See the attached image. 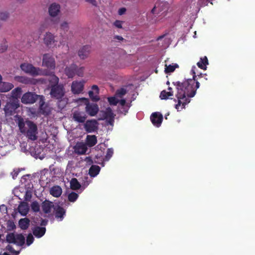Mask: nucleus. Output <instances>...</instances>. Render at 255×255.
Wrapping results in <instances>:
<instances>
[{
    "label": "nucleus",
    "mask_w": 255,
    "mask_h": 255,
    "mask_svg": "<svg viewBox=\"0 0 255 255\" xmlns=\"http://www.w3.org/2000/svg\"><path fill=\"white\" fill-rule=\"evenodd\" d=\"M195 66H193L191 72L193 74V79L185 80L182 83H177V93L176 97L178 103L175 105V108L180 111L185 108L186 105L190 102V98H193L196 94L197 89L200 86V83L196 81L195 69Z\"/></svg>",
    "instance_id": "nucleus-1"
},
{
    "label": "nucleus",
    "mask_w": 255,
    "mask_h": 255,
    "mask_svg": "<svg viewBox=\"0 0 255 255\" xmlns=\"http://www.w3.org/2000/svg\"><path fill=\"white\" fill-rule=\"evenodd\" d=\"M17 124L21 132L25 133L29 139L35 140L37 139V128L36 125L29 120L24 121L22 118L18 117Z\"/></svg>",
    "instance_id": "nucleus-2"
},
{
    "label": "nucleus",
    "mask_w": 255,
    "mask_h": 255,
    "mask_svg": "<svg viewBox=\"0 0 255 255\" xmlns=\"http://www.w3.org/2000/svg\"><path fill=\"white\" fill-rule=\"evenodd\" d=\"M64 93L65 92L62 86L58 85L51 88L50 95L52 97L57 100L61 99L58 104V106L61 108H63L67 103V100L66 99L63 98L64 97Z\"/></svg>",
    "instance_id": "nucleus-3"
},
{
    "label": "nucleus",
    "mask_w": 255,
    "mask_h": 255,
    "mask_svg": "<svg viewBox=\"0 0 255 255\" xmlns=\"http://www.w3.org/2000/svg\"><path fill=\"white\" fill-rule=\"evenodd\" d=\"M21 70L25 73L33 76L47 75L48 72L42 70L39 68H35L31 64L23 63L20 65Z\"/></svg>",
    "instance_id": "nucleus-4"
},
{
    "label": "nucleus",
    "mask_w": 255,
    "mask_h": 255,
    "mask_svg": "<svg viewBox=\"0 0 255 255\" xmlns=\"http://www.w3.org/2000/svg\"><path fill=\"white\" fill-rule=\"evenodd\" d=\"M77 102H83L85 105V111L90 116L94 117L97 115L99 111V107L96 104L90 103L88 99L83 98L77 100Z\"/></svg>",
    "instance_id": "nucleus-5"
},
{
    "label": "nucleus",
    "mask_w": 255,
    "mask_h": 255,
    "mask_svg": "<svg viewBox=\"0 0 255 255\" xmlns=\"http://www.w3.org/2000/svg\"><path fill=\"white\" fill-rule=\"evenodd\" d=\"M99 120H106L109 124L113 126L116 115L110 107L102 110L99 113Z\"/></svg>",
    "instance_id": "nucleus-6"
},
{
    "label": "nucleus",
    "mask_w": 255,
    "mask_h": 255,
    "mask_svg": "<svg viewBox=\"0 0 255 255\" xmlns=\"http://www.w3.org/2000/svg\"><path fill=\"white\" fill-rule=\"evenodd\" d=\"M39 99L40 100L41 106L44 104L43 96H39L32 92H27L23 94L21 98V102L25 104H31L35 102V101Z\"/></svg>",
    "instance_id": "nucleus-7"
},
{
    "label": "nucleus",
    "mask_w": 255,
    "mask_h": 255,
    "mask_svg": "<svg viewBox=\"0 0 255 255\" xmlns=\"http://www.w3.org/2000/svg\"><path fill=\"white\" fill-rule=\"evenodd\" d=\"M108 100L110 104L111 105H116L118 103H119L120 106L121 107L119 108V111L121 113L126 115L128 112L129 107L126 105L125 100H120L116 96V95L114 97L108 98Z\"/></svg>",
    "instance_id": "nucleus-8"
},
{
    "label": "nucleus",
    "mask_w": 255,
    "mask_h": 255,
    "mask_svg": "<svg viewBox=\"0 0 255 255\" xmlns=\"http://www.w3.org/2000/svg\"><path fill=\"white\" fill-rule=\"evenodd\" d=\"M6 241L21 246L24 243L25 238L21 234L9 233L6 236Z\"/></svg>",
    "instance_id": "nucleus-9"
},
{
    "label": "nucleus",
    "mask_w": 255,
    "mask_h": 255,
    "mask_svg": "<svg viewBox=\"0 0 255 255\" xmlns=\"http://www.w3.org/2000/svg\"><path fill=\"white\" fill-rule=\"evenodd\" d=\"M42 65L47 68L54 69L55 67V63L53 57L48 54L43 55Z\"/></svg>",
    "instance_id": "nucleus-10"
},
{
    "label": "nucleus",
    "mask_w": 255,
    "mask_h": 255,
    "mask_svg": "<svg viewBox=\"0 0 255 255\" xmlns=\"http://www.w3.org/2000/svg\"><path fill=\"white\" fill-rule=\"evenodd\" d=\"M22 93V90L21 88L20 87H17L13 89L11 93L10 97H9L10 95L9 94L6 95H1V98L2 100H4L5 98L9 99V100H11L13 101H18V99L20 97L21 94Z\"/></svg>",
    "instance_id": "nucleus-11"
},
{
    "label": "nucleus",
    "mask_w": 255,
    "mask_h": 255,
    "mask_svg": "<svg viewBox=\"0 0 255 255\" xmlns=\"http://www.w3.org/2000/svg\"><path fill=\"white\" fill-rule=\"evenodd\" d=\"M6 105L4 108V112L6 115H11L14 112V111L19 107V103L18 101H13L9 100Z\"/></svg>",
    "instance_id": "nucleus-12"
},
{
    "label": "nucleus",
    "mask_w": 255,
    "mask_h": 255,
    "mask_svg": "<svg viewBox=\"0 0 255 255\" xmlns=\"http://www.w3.org/2000/svg\"><path fill=\"white\" fill-rule=\"evenodd\" d=\"M84 126L86 131L92 132L98 128V123L95 120H88L86 122Z\"/></svg>",
    "instance_id": "nucleus-13"
},
{
    "label": "nucleus",
    "mask_w": 255,
    "mask_h": 255,
    "mask_svg": "<svg viewBox=\"0 0 255 255\" xmlns=\"http://www.w3.org/2000/svg\"><path fill=\"white\" fill-rule=\"evenodd\" d=\"M72 118L76 122L83 123L85 122L87 116L83 112L75 110L72 113Z\"/></svg>",
    "instance_id": "nucleus-14"
},
{
    "label": "nucleus",
    "mask_w": 255,
    "mask_h": 255,
    "mask_svg": "<svg viewBox=\"0 0 255 255\" xmlns=\"http://www.w3.org/2000/svg\"><path fill=\"white\" fill-rule=\"evenodd\" d=\"M163 119L162 115L159 113H153L151 117L150 120L153 125L156 127H159L160 126Z\"/></svg>",
    "instance_id": "nucleus-15"
},
{
    "label": "nucleus",
    "mask_w": 255,
    "mask_h": 255,
    "mask_svg": "<svg viewBox=\"0 0 255 255\" xmlns=\"http://www.w3.org/2000/svg\"><path fill=\"white\" fill-rule=\"evenodd\" d=\"M74 151L78 154H84L87 151V146L86 143L78 142L74 146Z\"/></svg>",
    "instance_id": "nucleus-16"
},
{
    "label": "nucleus",
    "mask_w": 255,
    "mask_h": 255,
    "mask_svg": "<svg viewBox=\"0 0 255 255\" xmlns=\"http://www.w3.org/2000/svg\"><path fill=\"white\" fill-rule=\"evenodd\" d=\"M83 87L84 83L83 82L74 81L72 83L71 90L74 94H79L83 91Z\"/></svg>",
    "instance_id": "nucleus-17"
},
{
    "label": "nucleus",
    "mask_w": 255,
    "mask_h": 255,
    "mask_svg": "<svg viewBox=\"0 0 255 255\" xmlns=\"http://www.w3.org/2000/svg\"><path fill=\"white\" fill-rule=\"evenodd\" d=\"M91 52V47L86 45L82 47L78 52V55L81 59H84L87 58Z\"/></svg>",
    "instance_id": "nucleus-18"
},
{
    "label": "nucleus",
    "mask_w": 255,
    "mask_h": 255,
    "mask_svg": "<svg viewBox=\"0 0 255 255\" xmlns=\"http://www.w3.org/2000/svg\"><path fill=\"white\" fill-rule=\"evenodd\" d=\"M55 36L53 34L50 32L45 34L44 37V42L45 44L51 46L55 45Z\"/></svg>",
    "instance_id": "nucleus-19"
},
{
    "label": "nucleus",
    "mask_w": 255,
    "mask_h": 255,
    "mask_svg": "<svg viewBox=\"0 0 255 255\" xmlns=\"http://www.w3.org/2000/svg\"><path fill=\"white\" fill-rule=\"evenodd\" d=\"M14 79L24 84H35L36 83L35 80L25 76H16L14 77Z\"/></svg>",
    "instance_id": "nucleus-20"
},
{
    "label": "nucleus",
    "mask_w": 255,
    "mask_h": 255,
    "mask_svg": "<svg viewBox=\"0 0 255 255\" xmlns=\"http://www.w3.org/2000/svg\"><path fill=\"white\" fill-rule=\"evenodd\" d=\"M60 5L58 4L53 3L51 4L49 8V12L51 16H57L60 12Z\"/></svg>",
    "instance_id": "nucleus-21"
},
{
    "label": "nucleus",
    "mask_w": 255,
    "mask_h": 255,
    "mask_svg": "<svg viewBox=\"0 0 255 255\" xmlns=\"http://www.w3.org/2000/svg\"><path fill=\"white\" fill-rule=\"evenodd\" d=\"M53 206V203L48 201H45L41 205L42 210L46 214L50 213Z\"/></svg>",
    "instance_id": "nucleus-22"
},
{
    "label": "nucleus",
    "mask_w": 255,
    "mask_h": 255,
    "mask_svg": "<svg viewBox=\"0 0 255 255\" xmlns=\"http://www.w3.org/2000/svg\"><path fill=\"white\" fill-rule=\"evenodd\" d=\"M167 7V4L165 2H157L154 7L151 10L152 13L156 12H160L165 9Z\"/></svg>",
    "instance_id": "nucleus-23"
},
{
    "label": "nucleus",
    "mask_w": 255,
    "mask_h": 255,
    "mask_svg": "<svg viewBox=\"0 0 255 255\" xmlns=\"http://www.w3.org/2000/svg\"><path fill=\"white\" fill-rule=\"evenodd\" d=\"M62 193L61 188L59 186H54L50 188V193L55 197H59Z\"/></svg>",
    "instance_id": "nucleus-24"
},
{
    "label": "nucleus",
    "mask_w": 255,
    "mask_h": 255,
    "mask_svg": "<svg viewBox=\"0 0 255 255\" xmlns=\"http://www.w3.org/2000/svg\"><path fill=\"white\" fill-rule=\"evenodd\" d=\"M12 83L8 82H2L0 85V92H7L13 88Z\"/></svg>",
    "instance_id": "nucleus-25"
},
{
    "label": "nucleus",
    "mask_w": 255,
    "mask_h": 255,
    "mask_svg": "<svg viewBox=\"0 0 255 255\" xmlns=\"http://www.w3.org/2000/svg\"><path fill=\"white\" fill-rule=\"evenodd\" d=\"M18 210L21 215L25 216L29 211L28 205L26 203H22L19 205Z\"/></svg>",
    "instance_id": "nucleus-26"
},
{
    "label": "nucleus",
    "mask_w": 255,
    "mask_h": 255,
    "mask_svg": "<svg viewBox=\"0 0 255 255\" xmlns=\"http://www.w3.org/2000/svg\"><path fill=\"white\" fill-rule=\"evenodd\" d=\"M46 229L44 227H37L33 230V233L35 236L40 238L43 236L45 233Z\"/></svg>",
    "instance_id": "nucleus-27"
},
{
    "label": "nucleus",
    "mask_w": 255,
    "mask_h": 255,
    "mask_svg": "<svg viewBox=\"0 0 255 255\" xmlns=\"http://www.w3.org/2000/svg\"><path fill=\"white\" fill-rule=\"evenodd\" d=\"M97 137L94 135H88L86 137V143L87 144L90 146L92 147L94 146L97 143Z\"/></svg>",
    "instance_id": "nucleus-28"
},
{
    "label": "nucleus",
    "mask_w": 255,
    "mask_h": 255,
    "mask_svg": "<svg viewBox=\"0 0 255 255\" xmlns=\"http://www.w3.org/2000/svg\"><path fill=\"white\" fill-rule=\"evenodd\" d=\"M173 95V91H172V89L171 87H169L168 88V91L163 90L161 92L160 97L161 99L166 100Z\"/></svg>",
    "instance_id": "nucleus-29"
},
{
    "label": "nucleus",
    "mask_w": 255,
    "mask_h": 255,
    "mask_svg": "<svg viewBox=\"0 0 255 255\" xmlns=\"http://www.w3.org/2000/svg\"><path fill=\"white\" fill-rule=\"evenodd\" d=\"M100 170V168L98 165H92L89 169V174L92 177L97 176Z\"/></svg>",
    "instance_id": "nucleus-30"
},
{
    "label": "nucleus",
    "mask_w": 255,
    "mask_h": 255,
    "mask_svg": "<svg viewBox=\"0 0 255 255\" xmlns=\"http://www.w3.org/2000/svg\"><path fill=\"white\" fill-rule=\"evenodd\" d=\"M29 222L27 218L21 219L19 221V226L21 229L25 230L28 227Z\"/></svg>",
    "instance_id": "nucleus-31"
},
{
    "label": "nucleus",
    "mask_w": 255,
    "mask_h": 255,
    "mask_svg": "<svg viewBox=\"0 0 255 255\" xmlns=\"http://www.w3.org/2000/svg\"><path fill=\"white\" fill-rule=\"evenodd\" d=\"M197 64L199 68L206 70V65L208 64L207 58L206 56L203 58H201L200 61H199Z\"/></svg>",
    "instance_id": "nucleus-32"
},
{
    "label": "nucleus",
    "mask_w": 255,
    "mask_h": 255,
    "mask_svg": "<svg viewBox=\"0 0 255 255\" xmlns=\"http://www.w3.org/2000/svg\"><path fill=\"white\" fill-rule=\"evenodd\" d=\"M65 210L63 208L58 207L56 210L55 217L59 219V221H62L65 215Z\"/></svg>",
    "instance_id": "nucleus-33"
},
{
    "label": "nucleus",
    "mask_w": 255,
    "mask_h": 255,
    "mask_svg": "<svg viewBox=\"0 0 255 255\" xmlns=\"http://www.w3.org/2000/svg\"><path fill=\"white\" fill-rule=\"evenodd\" d=\"M165 72L166 73H169L173 72L175 69L178 67V65L177 64H170L167 65V64L165 65Z\"/></svg>",
    "instance_id": "nucleus-34"
},
{
    "label": "nucleus",
    "mask_w": 255,
    "mask_h": 255,
    "mask_svg": "<svg viewBox=\"0 0 255 255\" xmlns=\"http://www.w3.org/2000/svg\"><path fill=\"white\" fill-rule=\"evenodd\" d=\"M70 186L73 190H77L80 188L81 185L76 178H73L70 181Z\"/></svg>",
    "instance_id": "nucleus-35"
},
{
    "label": "nucleus",
    "mask_w": 255,
    "mask_h": 255,
    "mask_svg": "<svg viewBox=\"0 0 255 255\" xmlns=\"http://www.w3.org/2000/svg\"><path fill=\"white\" fill-rule=\"evenodd\" d=\"M76 69L74 67L71 68H66L65 69V73L69 78H72L75 75Z\"/></svg>",
    "instance_id": "nucleus-36"
},
{
    "label": "nucleus",
    "mask_w": 255,
    "mask_h": 255,
    "mask_svg": "<svg viewBox=\"0 0 255 255\" xmlns=\"http://www.w3.org/2000/svg\"><path fill=\"white\" fill-rule=\"evenodd\" d=\"M49 81L52 87L55 86V85L58 83L59 79L55 75H52L50 77Z\"/></svg>",
    "instance_id": "nucleus-37"
},
{
    "label": "nucleus",
    "mask_w": 255,
    "mask_h": 255,
    "mask_svg": "<svg viewBox=\"0 0 255 255\" xmlns=\"http://www.w3.org/2000/svg\"><path fill=\"white\" fill-rule=\"evenodd\" d=\"M69 28V23L66 21H63L60 23V29L61 31H67Z\"/></svg>",
    "instance_id": "nucleus-38"
},
{
    "label": "nucleus",
    "mask_w": 255,
    "mask_h": 255,
    "mask_svg": "<svg viewBox=\"0 0 255 255\" xmlns=\"http://www.w3.org/2000/svg\"><path fill=\"white\" fill-rule=\"evenodd\" d=\"M78 197V194L72 192L68 195V199L71 202H75Z\"/></svg>",
    "instance_id": "nucleus-39"
},
{
    "label": "nucleus",
    "mask_w": 255,
    "mask_h": 255,
    "mask_svg": "<svg viewBox=\"0 0 255 255\" xmlns=\"http://www.w3.org/2000/svg\"><path fill=\"white\" fill-rule=\"evenodd\" d=\"M127 93L126 90L125 89H121L118 90L116 92V96L119 99L122 98Z\"/></svg>",
    "instance_id": "nucleus-40"
},
{
    "label": "nucleus",
    "mask_w": 255,
    "mask_h": 255,
    "mask_svg": "<svg viewBox=\"0 0 255 255\" xmlns=\"http://www.w3.org/2000/svg\"><path fill=\"white\" fill-rule=\"evenodd\" d=\"M32 210L35 212H39L40 210V206L39 204L37 202H33L31 205Z\"/></svg>",
    "instance_id": "nucleus-41"
},
{
    "label": "nucleus",
    "mask_w": 255,
    "mask_h": 255,
    "mask_svg": "<svg viewBox=\"0 0 255 255\" xmlns=\"http://www.w3.org/2000/svg\"><path fill=\"white\" fill-rule=\"evenodd\" d=\"M89 96L90 98L94 101H98L99 100V98L97 94H95L94 91H90L89 92Z\"/></svg>",
    "instance_id": "nucleus-42"
},
{
    "label": "nucleus",
    "mask_w": 255,
    "mask_h": 255,
    "mask_svg": "<svg viewBox=\"0 0 255 255\" xmlns=\"http://www.w3.org/2000/svg\"><path fill=\"white\" fill-rule=\"evenodd\" d=\"M33 237L31 234H29L27 237L26 243L27 246L30 245L33 242Z\"/></svg>",
    "instance_id": "nucleus-43"
},
{
    "label": "nucleus",
    "mask_w": 255,
    "mask_h": 255,
    "mask_svg": "<svg viewBox=\"0 0 255 255\" xmlns=\"http://www.w3.org/2000/svg\"><path fill=\"white\" fill-rule=\"evenodd\" d=\"M8 16V13L6 12H2L0 13V19L2 20H5L7 19Z\"/></svg>",
    "instance_id": "nucleus-44"
},
{
    "label": "nucleus",
    "mask_w": 255,
    "mask_h": 255,
    "mask_svg": "<svg viewBox=\"0 0 255 255\" xmlns=\"http://www.w3.org/2000/svg\"><path fill=\"white\" fill-rule=\"evenodd\" d=\"M164 36H160L159 37H158L157 38V41L159 42V44H160V42H162V45L161 46L163 47H165L166 46H167V45H164L163 44V42H167L168 41V39H167L166 38H164Z\"/></svg>",
    "instance_id": "nucleus-45"
},
{
    "label": "nucleus",
    "mask_w": 255,
    "mask_h": 255,
    "mask_svg": "<svg viewBox=\"0 0 255 255\" xmlns=\"http://www.w3.org/2000/svg\"><path fill=\"white\" fill-rule=\"evenodd\" d=\"M113 150L112 149H108L106 156V159L108 160L112 156Z\"/></svg>",
    "instance_id": "nucleus-46"
},
{
    "label": "nucleus",
    "mask_w": 255,
    "mask_h": 255,
    "mask_svg": "<svg viewBox=\"0 0 255 255\" xmlns=\"http://www.w3.org/2000/svg\"><path fill=\"white\" fill-rule=\"evenodd\" d=\"M92 91H94V93H95V94H97L98 95L99 94V88L96 85H93L92 87Z\"/></svg>",
    "instance_id": "nucleus-47"
},
{
    "label": "nucleus",
    "mask_w": 255,
    "mask_h": 255,
    "mask_svg": "<svg viewBox=\"0 0 255 255\" xmlns=\"http://www.w3.org/2000/svg\"><path fill=\"white\" fill-rule=\"evenodd\" d=\"M114 25L117 27L121 28L122 27V22L119 20H117L114 22Z\"/></svg>",
    "instance_id": "nucleus-48"
},
{
    "label": "nucleus",
    "mask_w": 255,
    "mask_h": 255,
    "mask_svg": "<svg viewBox=\"0 0 255 255\" xmlns=\"http://www.w3.org/2000/svg\"><path fill=\"white\" fill-rule=\"evenodd\" d=\"M19 172V170H14L12 172H11V175L13 179H15V178L17 176Z\"/></svg>",
    "instance_id": "nucleus-49"
},
{
    "label": "nucleus",
    "mask_w": 255,
    "mask_h": 255,
    "mask_svg": "<svg viewBox=\"0 0 255 255\" xmlns=\"http://www.w3.org/2000/svg\"><path fill=\"white\" fill-rule=\"evenodd\" d=\"M114 39L115 40H118L119 41H123L124 40V38L123 37L119 36V35H115L114 37Z\"/></svg>",
    "instance_id": "nucleus-50"
},
{
    "label": "nucleus",
    "mask_w": 255,
    "mask_h": 255,
    "mask_svg": "<svg viewBox=\"0 0 255 255\" xmlns=\"http://www.w3.org/2000/svg\"><path fill=\"white\" fill-rule=\"evenodd\" d=\"M126 9L125 8H124V7H123V8H120V9L119 10L118 12H119V14L120 15H122V14H124V13H125V12H126Z\"/></svg>",
    "instance_id": "nucleus-51"
},
{
    "label": "nucleus",
    "mask_w": 255,
    "mask_h": 255,
    "mask_svg": "<svg viewBox=\"0 0 255 255\" xmlns=\"http://www.w3.org/2000/svg\"><path fill=\"white\" fill-rule=\"evenodd\" d=\"M83 70H84V68L83 67H81L80 68L78 71H77L76 72L77 73V74L80 76H81L83 74Z\"/></svg>",
    "instance_id": "nucleus-52"
},
{
    "label": "nucleus",
    "mask_w": 255,
    "mask_h": 255,
    "mask_svg": "<svg viewBox=\"0 0 255 255\" xmlns=\"http://www.w3.org/2000/svg\"><path fill=\"white\" fill-rule=\"evenodd\" d=\"M87 2L92 4L93 5H96L97 2L96 0H85Z\"/></svg>",
    "instance_id": "nucleus-53"
},
{
    "label": "nucleus",
    "mask_w": 255,
    "mask_h": 255,
    "mask_svg": "<svg viewBox=\"0 0 255 255\" xmlns=\"http://www.w3.org/2000/svg\"><path fill=\"white\" fill-rule=\"evenodd\" d=\"M6 250L10 253H12L13 252V250H12V247L9 245H7L6 246Z\"/></svg>",
    "instance_id": "nucleus-54"
},
{
    "label": "nucleus",
    "mask_w": 255,
    "mask_h": 255,
    "mask_svg": "<svg viewBox=\"0 0 255 255\" xmlns=\"http://www.w3.org/2000/svg\"><path fill=\"white\" fill-rule=\"evenodd\" d=\"M0 210H6V207L4 205H2L0 206Z\"/></svg>",
    "instance_id": "nucleus-55"
},
{
    "label": "nucleus",
    "mask_w": 255,
    "mask_h": 255,
    "mask_svg": "<svg viewBox=\"0 0 255 255\" xmlns=\"http://www.w3.org/2000/svg\"><path fill=\"white\" fill-rule=\"evenodd\" d=\"M47 221L43 220L41 223V226H45L47 224Z\"/></svg>",
    "instance_id": "nucleus-56"
},
{
    "label": "nucleus",
    "mask_w": 255,
    "mask_h": 255,
    "mask_svg": "<svg viewBox=\"0 0 255 255\" xmlns=\"http://www.w3.org/2000/svg\"><path fill=\"white\" fill-rule=\"evenodd\" d=\"M0 255H9L7 253H3V254H0Z\"/></svg>",
    "instance_id": "nucleus-57"
},
{
    "label": "nucleus",
    "mask_w": 255,
    "mask_h": 255,
    "mask_svg": "<svg viewBox=\"0 0 255 255\" xmlns=\"http://www.w3.org/2000/svg\"><path fill=\"white\" fill-rule=\"evenodd\" d=\"M1 80H2V77L0 75V83H1Z\"/></svg>",
    "instance_id": "nucleus-58"
},
{
    "label": "nucleus",
    "mask_w": 255,
    "mask_h": 255,
    "mask_svg": "<svg viewBox=\"0 0 255 255\" xmlns=\"http://www.w3.org/2000/svg\"><path fill=\"white\" fill-rule=\"evenodd\" d=\"M177 82H176V84H174V85H176L177 86Z\"/></svg>",
    "instance_id": "nucleus-59"
}]
</instances>
